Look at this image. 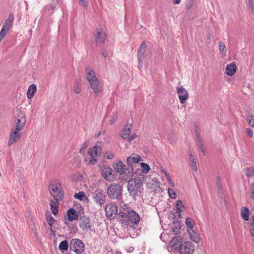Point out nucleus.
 Instances as JSON below:
<instances>
[{
  "mask_svg": "<svg viewBox=\"0 0 254 254\" xmlns=\"http://www.w3.org/2000/svg\"><path fill=\"white\" fill-rule=\"evenodd\" d=\"M50 194L54 197L53 199L62 200L64 197V190L61 183L58 180L54 181L49 186Z\"/></svg>",
  "mask_w": 254,
  "mask_h": 254,
  "instance_id": "nucleus-1",
  "label": "nucleus"
},
{
  "mask_svg": "<svg viewBox=\"0 0 254 254\" xmlns=\"http://www.w3.org/2000/svg\"><path fill=\"white\" fill-rule=\"evenodd\" d=\"M142 183L139 179L129 180L127 184V190L133 197L138 196L142 190Z\"/></svg>",
  "mask_w": 254,
  "mask_h": 254,
  "instance_id": "nucleus-2",
  "label": "nucleus"
},
{
  "mask_svg": "<svg viewBox=\"0 0 254 254\" xmlns=\"http://www.w3.org/2000/svg\"><path fill=\"white\" fill-rule=\"evenodd\" d=\"M107 191L108 196L111 199L120 200L122 198L123 188L119 184L110 185Z\"/></svg>",
  "mask_w": 254,
  "mask_h": 254,
  "instance_id": "nucleus-3",
  "label": "nucleus"
},
{
  "mask_svg": "<svg viewBox=\"0 0 254 254\" xmlns=\"http://www.w3.org/2000/svg\"><path fill=\"white\" fill-rule=\"evenodd\" d=\"M127 219H124L122 221L123 225L132 227L133 225H137L140 221V217L139 215L134 210L127 209Z\"/></svg>",
  "mask_w": 254,
  "mask_h": 254,
  "instance_id": "nucleus-4",
  "label": "nucleus"
},
{
  "mask_svg": "<svg viewBox=\"0 0 254 254\" xmlns=\"http://www.w3.org/2000/svg\"><path fill=\"white\" fill-rule=\"evenodd\" d=\"M125 165L122 161H119L117 164L114 166V169L116 172L120 174H126L127 178L126 180L130 179L133 175V170L131 168H125Z\"/></svg>",
  "mask_w": 254,
  "mask_h": 254,
  "instance_id": "nucleus-5",
  "label": "nucleus"
},
{
  "mask_svg": "<svg viewBox=\"0 0 254 254\" xmlns=\"http://www.w3.org/2000/svg\"><path fill=\"white\" fill-rule=\"evenodd\" d=\"M70 249L76 254H81L84 251V244L78 239H72L70 242Z\"/></svg>",
  "mask_w": 254,
  "mask_h": 254,
  "instance_id": "nucleus-6",
  "label": "nucleus"
},
{
  "mask_svg": "<svg viewBox=\"0 0 254 254\" xmlns=\"http://www.w3.org/2000/svg\"><path fill=\"white\" fill-rule=\"evenodd\" d=\"M102 153V148L100 146L95 145L88 150V154L90 156L89 163L94 165L97 161V157Z\"/></svg>",
  "mask_w": 254,
  "mask_h": 254,
  "instance_id": "nucleus-7",
  "label": "nucleus"
},
{
  "mask_svg": "<svg viewBox=\"0 0 254 254\" xmlns=\"http://www.w3.org/2000/svg\"><path fill=\"white\" fill-rule=\"evenodd\" d=\"M79 228L83 232H88L91 229V220L90 218L86 215H83L79 218Z\"/></svg>",
  "mask_w": 254,
  "mask_h": 254,
  "instance_id": "nucleus-8",
  "label": "nucleus"
},
{
  "mask_svg": "<svg viewBox=\"0 0 254 254\" xmlns=\"http://www.w3.org/2000/svg\"><path fill=\"white\" fill-rule=\"evenodd\" d=\"M93 199L95 202L102 206L105 203L106 195L102 190H98L91 194Z\"/></svg>",
  "mask_w": 254,
  "mask_h": 254,
  "instance_id": "nucleus-9",
  "label": "nucleus"
},
{
  "mask_svg": "<svg viewBox=\"0 0 254 254\" xmlns=\"http://www.w3.org/2000/svg\"><path fill=\"white\" fill-rule=\"evenodd\" d=\"M14 123L15 128H16L17 130H22L26 123V118L25 114L21 111L18 112Z\"/></svg>",
  "mask_w": 254,
  "mask_h": 254,
  "instance_id": "nucleus-10",
  "label": "nucleus"
},
{
  "mask_svg": "<svg viewBox=\"0 0 254 254\" xmlns=\"http://www.w3.org/2000/svg\"><path fill=\"white\" fill-rule=\"evenodd\" d=\"M114 171L109 166H104L102 169V175L107 181L112 182L115 179Z\"/></svg>",
  "mask_w": 254,
  "mask_h": 254,
  "instance_id": "nucleus-11",
  "label": "nucleus"
},
{
  "mask_svg": "<svg viewBox=\"0 0 254 254\" xmlns=\"http://www.w3.org/2000/svg\"><path fill=\"white\" fill-rule=\"evenodd\" d=\"M194 251V246L192 242H185L180 248L179 254H193Z\"/></svg>",
  "mask_w": 254,
  "mask_h": 254,
  "instance_id": "nucleus-12",
  "label": "nucleus"
},
{
  "mask_svg": "<svg viewBox=\"0 0 254 254\" xmlns=\"http://www.w3.org/2000/svg\"><path fill=\"white\" fill-rule=\"evenodd\" d=\"M105 211L107 217L114 219L118 214V207L113 203H109L105 207Z\"/></svg>",
  "mask_w": 254,
  "mask_h": 254,
  "instance_id": "nucleus-13",
  "label": "nucleus"
},
{
  "mask_svg": "<svg viewBox=\"0 0 254 254\" xmlns=\"http://www.w3.org/2000/svg\"><path fill=\"white\" fill-rule=\"evenodd\" d=\"M177 92L178 95L179 100L182 104L185 102L189 97V93L188 91L181 86L177 88Z\"/></svg>",
  "mask_w": 254,
  "mask_h": 254,
  "instance_id": "nucleus-14",
  "label": "nucleus"
},
{
  "mask_svg": "<svg viewBox=\"0 0 254 254\" xmlns=\"http://www.w3.org/2000/svg\"><path fill=\"white\" fill-rule=\"evenodd\" d=\"M183 244L182 239L177 237L173 238L169 243L170 247L174 250H179Z\"/></svg>",
  "mask_w": 254,
  "mask_h": 254,
  "instance_id": "nucleus-15",
  "label": "nucleus"
},
{
  "mask_svg": "<svg viewBox=\"0 0 254 254\" xmlns=\"http://www.w3.org/2000/svg\"><path fill=\"white\" fill-rule=\"evenodd\" d=\"M94 37L96 43L101 44L104 43L106 39V34L103 30L98 29Z\"/></svg>",
  "mask_w": 254,
  "mask_h": 254,
  "instance_id": "nucleus-16",
  "label": "nucleus"
},
{
  "mask_svg": "<svg viewBox=\"0 0 254 254\" xmlns=\"http://www.w3.org/2000/svg\"><path fill=\"white\" fill-rule=\"evenodd\" d=\"M13 19H14L13 15L12 13H10L8 15L7 18L4 21V23L3 24L1 31H3V32L7 34L8 31L10 29V28L12 24Z\"/></svg>",
  "mask_w": 254,
  "mask_h": 254,
  "instance_id": "nucleus-17",
  "label": "nucleus"
},
{
  "mask_svg": "<svg viewBox=\"0 0 254 254\" xmlns=\"http://www.w3.org/2000/svg\"><path fill=\"white\" fill-rule=\"evenodd\" d=\"M91 88L93 90L95 96H98L100 93L102 87L100 86L99 80L96 78L92 82H89Z\"/></svg>",
  "mask_w": 254,
  "mask_h": 254,
  "instance_id": "nucleus-18",
  "label": "nucleus"
},
{
  "mask_svg": "<svg viewBox=\"0 0 254 254\" xmlns=\"http://www.w3.org/2000/svg\"><path fill=\"white\" fill-rule=\"evenodd\" d=\"M141 159L140 156L135 155V156H129L127 159V163L128 165L127 168H131L133 170V167L135 163L138 162Z\"/></svg>",
  "mask_w": 254,
  "mask_h": 254,
  "instance_id": "nucleus-19",
  "label": "nucleus"
},
{
  "mask_svg": "<svg viewBox=\"0 0 254 254\" xmlns=\"http://www.w3.org/2000/svg\"><path fill=\"white\" fill-rule=\"evenodd\" d=\"M171 232L174 235H176L181 233V225L180 222L175 219L173 221V224L171 227Z\"/></svg>",
  "mask_w": 254,
  "mask_h": 254,
  "instance_id": "nucleus-20",
  "label": "nucleus"
},
{
  "mask_svg": "<svg viewBox=\"0 0 254 254\" xmlns=\"http://www.w3.org/2000/svg\"><path fill=\"white\" fill-rule=\"evenodd\" d=\"M67 219L69 221L77 220L78 218V214L76 211L72 208H69L67 211Z\"/></svg>",
  "mask_w": 254,
  "mask_h": 254,
  "instance_id": "nucleus-21",
  "label": "nucleus"
},
{
  "mask_svg": "<svg viewBox=\"0 0 254 254\" xmlns=\"http://www.w3.org/2000/svg\"><path fill=\"white\" fill-rule=\"evenodd\" d=\"M85 70L86 72V79L88 82H92L93 80L97 78L95 75V72L90 67H86Z\"/></svg>",
  "mask_w": 254,
  "mask_h": 254,
  "instance_id": "nucleus-22",
  "label": "nucleus"
},
{
  "mask_svg": "<svg viewBox=\"0 0 254 254\" xmlns=\"http://www.w3.org/2000/svg\"><path fill=\"white\" fill-rule=\"evenodd\" d=\"M21 130H17L16 128H15L14 130L10 134L9 140L8 142V145L10 146L13 144L15 141L20 138V135L19 132Z\"/></svg>",
  "mask_w": 254,
  "mask_h": 254,
  "instance_id": "nucleus-23",
  "label": "nucleus"
},
{
  "mask_svg": "<svg viewBox=\"0 0 254 254\" xmlns=\"http://www.w3.org/2000/svg\"><path fill=\"white\" fill-rule=\"evenodd\" d=\"M132 127L131 124H127L124 128L122 132L120 133V136L124 139H127L129 135L130 134V128Z\"/></svg>",
  "mask_w": 254,
  "mask_h": 254,
  "instance_id": "nucleus-24",
  "label": "nucleus"
},
{
  "mask_svg": "<svg viewBox=\"0 0 254 254\" xmlns=\"http://www.w3.org/2000/svg\"><path fill=\"white\" fill-rule=\"evenodd\" d=\"M59 200H60L52 199L50 203L51 210L55 215H57L59 211L58 206L59 205Z\"/></svg>",
  "mask_w": 254,
  "mask_h": 254,
  "instance_id": "nucleus-25",
  "label": "nucleus"
},
{
  "mask_svg": "<svg viewBox=\"0 0 254 254\" xmlns=\"http://www.w3.org/2000/svg\"><path fill=\"white\" fill-rule=\"evenodd\" d=\"M236 66L235 64L231 63L228 64L226 68V74L229 76H233L235 72L236 69Z\"/></svg>",
  "mask_w": 254,
  "mask_h": 254,
  "instance_id": "nucleus-26",
  "label": "nucleus"
},
{
  "mask_svg": "<svg viewBox=\"0 0 254 254\" xmlns=\"http://www.w3.org/2000/svg\"><path fill=\"white\" fill-rule=\"evenodd\" d=\"M241 216L245 221L249 220L250 211L247 207H242L241 209Z\"/></svg>",
  "mask_w": 254,
  "mask_h": 254,
  "instance_id": "nucleus-27",
  "label": "nucleus"
},
{
  "mask_svg": "<svg viewBox=\"0 0 254 254\" xmlns=\"http://www.w3.org/2000/svg\"><path fill=\"white\" fill-rule=\"evenodd\" d=\"M36 89V86L34 84H32L29 86L27 92V97L28 99H31L33 97Z\"/></svg>",
  "mask_w": 254,
  "mask_h": 254,
  "instance_id": "nucleus-28",
  "label": "nucleus"
},
{
  "mask_svg": "<svg viewBox=\"0 0 254 254\" xmlns=\"http://www.w3.org/2000/svg\"><path fill=\"white\" fill-rule=\"evenodd\" d=\"M73 91L76 94H79L81 91V80L80 78L75 80L73 84Z\"/></svg>",
  "mask_w": 254,
  "mask_h": 254,
  "instance_id": "nucleus-29",
  "label": "nucleus"
},
{
  "mask_svg": "<svg viewBox=\"0 0 254 254\" xmlns=\"http://www.w3.org/2000/svg\"><path fill=\"white\" fill-rule=\"evenodd\" d=\"M196 133H197L196 132ZM196 144L198 147L201 150V151L203 152L204 155H205V151L204 150V147L203 144L202 139L201 138L200 135L198 133L196 134Z\"/></svg>",
  "mask_w": 254,
  "mask_h": 254,
  "instance_id": "nucleus-30",
  "label": "nucleus"
},
{
  "mask_svg": "<svg viewBox=\"0 0 254 254\" xmlns=\"http://www.w3.org/2000/svg\"><path fill=\"white\" fill-rule=\"evenodd\" d=\"M144 50H138L137 60L138 63V68L140 69L142 67V60L144 58Z\"/></svg>",
  "mask_w": 254,
  "mask_h": 254,
  "instance_id": "nucleus-31",
  "label": "nucleus"
},
{
  "mask_svg": "<svg viewBox=\"0 0 254 254\" xmlns=\"http://www.w3.org/2000/svg\"><path fill=\"white\" fill-rule=\"evenodd\" d=\"M122 208L123 209V211L120 210L119 213V215L121 217L124 218L125 219H127V209H129V208L127 207V205L126 204H124L122 207Z\"/></svg>",
  "mask_w": 254,
  "mask_h": 254,
  "instance_id": "nucleus-32",
  "label": "nucleus"
},
{
  "mask_svg": "<svg viewBox=\"0 0 254 254\" xmlns=\"http://www.w3.org/2000/svg\"><path fill=\"white\" fill-rule=\"evenodd\" d=\"M245 173L248 177H251L254 175V166L248 167L245 169Z\"/></svg>",
  "mask_w": 254,
  "mask_h": 254,
  "instance_id": "nucleus-33",
  "label": "nucleus"
},
{
  "mask_svg": "<svg viewBox=\"0 0 254 254\" xmlns=\"http://www.w3.org/2000/svg\"><path fill=\"white\" fill-rule=\"evenodd\" d=\"M176 207L177 213H181V212H183L185 207L182 201L181 200L177 201Z\"/></svg>",
  "mask_w": 254,
  "mask_h": 254,
  "instance_id": "nucleus-34",
  "label": "nucleus"
},
{
  "mask_svg": "<svg viewBox=\"0 0 254 254\" xmlns=\"http://www.w3.org/2000/svg\"><path fill=\"white\" fill-rule=\"evenodd\" d=\"M186 224L188 229H190L192 231V228L194 227L195 222L192 218L188 217L186 219Z\"/></svg>",
  "mask_w": 254,
  "mask_h": 254,
  "instance_id": "nucleus-35",
  "label": "nucleus"
},
{
  "mask_svg": "<svg viewBox=\"0 0 254 254\" xmlns=\"http://www.w3.org/2000/svg\"><path fill=\"white\" fill-rule=\"evenodd\" d=\"M59 249L62 251H66L68 248V243L67 240L62 241L59 246Z\"/></svg>",
  "mask_w": 254,
  "mask_h": 254,
  "instance_id": "nucleus-36",
  "label": "nucleus"
},
{
  "mask_svg": "<svg viewBox=\"0 0 254 254\" xmlns=\"http://www.w3.org/2000/svg\"><path fill=\"white\" fill-rule=\"evenodd\" d=\"M219 49L220 53L224 56L226 55L227 50L226 46L223 42H219Z\"/></svg>",
  "mask_w": 254,
  "mask_h": 254,
  "instance_id": "nucleus-37",
  "label": "nucleus"
},
{
  "mask_svg": "<svg viewBox=\"0 0 254 254\" xmlns=\"http://www.w3.org/2000/svg\"><path fill=\"white\" fill-rule=\"evenodd\" d=\"M74 197L76 199H79L80 200H83L84 198L86 197V195L84 191H80L78 193H75L74 194Z\"/></svg>",
  "mask_w": 254,
  "mask_h": 254,
  "instance_id": "nucleus-38",
  "label": "nucleus"
},
{
  "mask_svg": "<svg viewBox=\"0 0 254 254\" xmlns=\"http://www.w3.org/2000/svg\"><path fill=\"white\" fill-rule=\"evenodd\" d=\"M46 219L49 225L51 226L50 230L53 231L52 226L56 221L55 219L50 214L49 215H46Z\"/></svg>",
  "mask_w": 254,
  "mask_h": 254,
  "instance_id": "nucleus-39",
  "label": "nucleus"
},
{
  "mask_svg": "<svg viewBox=\"0 0 254 254\" xmlns=\"http://www.w3.org/2000/svg\"><path fill=\"white\" fill-rule=\"evenodd\" d=\"M141 167L142 169V172L144 173H147L149 171V170L150 169V166L144 163H142L141 164Z\"/></svg>",
  "mask_w": 254,
  "mask_h": 254,
  "instance_id": "nucleus-40",
  "label": "nucleus"
},
{
  "mask_svg": "<svg viewBox=\"0 0 254 254\" xmlns=\"http://www.w3.org/2000/svg\"><path fill=\"white\" fill-rule=\"evenodd\" d=\"M247 122L249 125L252 127H254V116L251 115L247 117Z\"/></svg>",
  "mask_w": 254,
  "mask_h": 254,
  "instance_id": "nucleus-41",
  "label": "nucleus"
},
{
  "mask_svg": "<svg viewBox=\"0 0 254 254\" xmlns=\"http://www.w3.org/2000/svg\"><path fill=\"white\" fill-rule=\"evenodd\" d=\"M164 174L167 178V181L169 182V184L173 187H175V183L171 180V178L170 175L168 174V173L166 171H164Z\"/></svg>",
  "mask_w": 254,
  "mask_h": 254,
  "instance_id": "nucleus-42",
  "label": "nucleus"
},
{
  "mask_svg": "<svg viewBox=\"0 0 254 254\" xmlns=\"http://www.w3.org/2000/svg\"><path fill=\"white\" fill-rule=\"evenodd\" d=\"M196 159H192V160L190 161V165L193 169V170L196 172L197 171V165H196Z\"/></svg>",
  "mask_w": 254,
  "mask_h": 254,
  "instance_id": "nucleus-43",
  "label": "nucleus"
},
{
  "mask_svg": "<svg viewBox=\"0 0 254 254\" xmlns=\"http://www.w3.org/2000/svg\"><path fill=\"white\" fill-rule=\"evenodd\" d=\"M168 192L170 197L175 199L177 197V194L175 191L172 189H168Z\"/></svg>",
  "mask_w": 254,
  "mask_h": 254,
  "instance_id": "nucleus-44",
  "label": "nucleus"
},
{
  "mask_svg": "<svg viewBox=\"0 0 254 254\" xmlns=\"http://www.w3.org/2000/svg\"><path fill=\"white\" fill-rule=\"evenodd\" d=\"M104 156L108 159H112L114 157V154L113 152L107 151L105 153Z\"/></svg>",
  "mask_w": 254,
  "mask_h": 254,
  "instance_id": "nucleus-45",
  "label": "nucleus"
},
{
  "mask_svg": "<svg viewBox=\"0 0 254 254\" xmlns=\"http://www.w3.org/2000/svg\"><path fill=\"white\" fill-rule=\"evenodd\" d=\"M78 1L79 5L82 6L84 8L87 7L88 2L86 0H78Z\"/></svg>",
  "mask_w": 254,
  "mask_h": 254,
  "instance_id": "nucleus-46",
  "label": "nucleus"
},
{
  "mask_svg": "<svg viewBox=\"0 0 254 254\" xmlns=\"http://www.w3.org/2000/svg\"><path fill=\"white\" fill-rule=\"evenodd\" d=\"M88 143L87 142H84L81 145L80 149H79V152L82 153L84 149L87 147Z\"/></svg>",
  "mask_w": 254,
  "mask_h": 254,
  "instance_id": "nucleus-47",
  "label": "nucleus"
},
{
  "mask_svg": "<svg viewBox=\"0 0 254 254\" xmlns=\"http://www.w3.org/2000/svg\"><path fill=\"white\" fill-rule=\"evenodd\" d=\"M249 7L251 8L252 10H254V2L253 0H248Z\"/></svg>",
  "mask_w": 254,
  "mask_h": 254,
  "instance_id": "nucleus-48",
  "label": "nucleus"
},
{
  "mask_svg": "<svg viewBox=\"0 0 254 254\" xmlns=\"http://www.w3.org/2000/svg\"><path fill=\"white\" fill-rule=\"evenodd\" d=\"M193 2H194L193 0H189L188 3L186 5L187 9H190L192 7V6L193 5Z\"/></svg>",
  "mask_w": 254,
  "mask_h": 254,
  "instance_id": "nucleus-49",
  "label": "nucleus"
},
{
  "mask_svg": "<svg viewBox=\"0 0 254 254\" xmlns=\"http://www.w3.org/2000/svg\"><path fill=\"white\" fill-rule=\"evenodd\" d=\"M137 135L135 133H133L131 136L128 137V138H127V140L128 142H131V141H132L134 139H135Z\"/></svg>",
  "mask_w": 254,
  "mask_h": 254,
  "instance_id": "nucleus-50",
  "label": "nucleus"
},
{
  "mask_svg": "<svg viewBox=\"0 0 254 254\" xmlns=\"http://www.w3.org/2000/svg\"><path fill=\"white\" fill-rule=\"evenodd\" d=\"M118 116L116 114H114L112 117V119L110 121V124L111 125H113L116 121L117 120Z\"/></svg>",
  "mask_w": 254,
  "mask_h": 254,
  "instance_id": "nucleus-51",
  "label": "nucleus"
},
{
  "mask_svg": "<svg viewBox=\"0 0 254 254\" xmlns=\"http://www.w3.org/2000/svg\"><path fill=\"white\" fill-rule=\"evenodd\" d=\"M146 47V43L145 42V41H143V42H142L138 50H143L145 51Z\"/></svg>",
  "mask_w": 254,
  "mask_h": 254,
  "instance_id": "nucleus-52",
  "label": "nucleus"
},
{
  "mask_svg": "<svg viewBox=\"0 0 254 254\" xmlns=\"http://www.w3.org/2000/svg\"><path fill=\"white\" fill-rule=\"evenodd\" d=\"M188 153H189V156H190V161L192 160V159H196L195 158V157L193 156V155L192 154V152H191V149H190L188 151Z\"/></svg>",
  "mask_w": 254,
  "mask_h": 254,
  "instance_id": "nucleus-53",
  "label": "nucleus"
},
{
  "mask_svg": "<svg viewBox=\"0 0 254 254\" xmlns=\"http://www.w3.org/2000/svg\"><path fill=\"white\" fill-rule=\"evenodd\" d=\"M221 178L219 176L217 177V186L218 187L221 186Z\"/></svg>",
  "mask_w": 254,
  "mask_h": 254,
  "instance_id": "nucleus-54",
  "label": "nucleus"
},
{
  "mask_svg": "<svg viewBox=\"0 0 254 254\" xmlns=\"http://www.w3.org/2000/svg\"><path fill=\"white\" fill-rule=\"evenodd\" d=\"M6 35V33L3 32V31H0V42L1 41V40L5 37V36Z\"/></svg>",
  "mask_w": 254,
  "mask_h": 254,
  "instance_id": "nucleus-55",
  "label": "nucleus"
},
{
  "mask_svg": "<svg viewBox=\"0 0 254 254\" xmlns=\"http://www.w3.org/2000/svg\"><path fill=\"white\" fill-rule=\"evenodd\" d=\"M250 197L252 198H254V182L253 184L252 189V192L250 195Z\"/></svg>",
  "mask_w": 254,
  "mask_h": 254,
  "instance_id": "nucleus-56",
  "label": "nucleus"
},
{
  "mask_svg": "<svg viewBox=\"0 0 254 254\" xmlns=\"http://www.w3.org/2000/svg\"><path fill=\"white\" fill-rule=\"evenodd\" d=\"M250 233L252 237L254 236V226L251 227V228L250 229Z\"/></svg>",
  "mask_w": 254,
  "mask_h": 254,
  "instance_id": "nucleus-57",
  "label": "nucleus"
},
{
  "mask_svg": "<svg viewBox=\"0 0 254 254\" xmlns=\"http://www.w3.org/2000/svg\"><path fill=\"white\" fill-rule=\"evenodd\" d=\"M247 132L249 135L250 136V137H252L253 136V132L250 128L247 129Z\"/></svg>",
  "mask_w": 254,
  "mask_h": 254,
  "instance_id": "nucleus-58",
  "label": "nucleus"
},
{
  "mask_svg": "<svg viewBox=\"0 0 254 254\" xmlns=\"http://www.w3.org/2000/svg\"><path fill=\"white\" fill-rule=\"evenodd\" d=\"M134 248L132 247H129L128 249L127 250V252L128 253H131L133 251Z\"/></svg>",
  "mask_w": 254,
  "mask_h": 254,
  "instance_id": "nucleus-59",
  "label": "nucleus"
},
{
  "mask_svg": "<svg viewBox=\"0 0 254 254\" xmlns=\"http://www.w3.org/2000/svg\"><path fill=\"white\" fill-rule=\"evenodd\" d=\"M251 227L254 226V216H252L251 218Z\"/></svg>",
  "mask_w": 254,
  "mask_h": 254,
  "instance_id": "nucleus-60",
  "label": "nucleus"
},
{
  "mask_svg": "<svg viewBox=\"0 0 254 254\" xmlns=\"http://www.w3.org/2000/svg\"><path fill=\"white\" fill-rule=\"evenodd\" d=\"M181 0H173V3L174 4H178L180 3Z\"/></svg>",
  "mask_w": 254,
  "mask_h": 254,
  "instance_id": "nucleus-61",
  "label": "nucleus"
},
{
  "mask_svg": "<svg viewBox=\"0 0 254 254\" xmlns=\"http://www.w3.org/2000/svg\"><path fill=\"white\" fill-rule=\"evenodd\" d=\"M102 54L104 57H106L108 56V52L106 51H104L102 52Z\"/></svg>",
  "mask_w": 254,
  "mask_h": 254,
  "instance_id": "nucleus-62",
  "label": "nucleus"
},
{
  "mask_svg": "<svg viewBox=\"0 0 254 254\" xmlns=\"http://www.w3.org/2000/svg\"><path fill=\"white\" fill-rule=\"evenodd\" d=\"M190 237L192 239V240L193 241H194V242H196L197 241V240H198V238L197 237H195V238L194 239H192V236H190Z\"/></svg>",
  "mask_w": 254,
  "mask_h": 254,
  "instance_id": "nucleus-63",
  "label": "nucleus"
},
{
  "mask_svg": "<svg viewBox=\"0 0 254 254\" xmlns=\"http://www.w3.org/2000/svg\"><path fill=\"white\" fill-rule=\"evenodd\" d=\"M211 36H212V35H211L210 33H209V34L207 35V39H210L211 38Z\"/></svg>",
  "mask_w": 254,
  "mask_h": 254,
  "instance_id": "nucleus-64",
  "label": "nucleus"
}]
</instances>
